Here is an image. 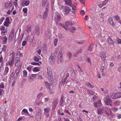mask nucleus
<instances>
[{"instance_id": "1", "label": "nucleus", "mask_w": 121, "mask_h": 121, "mask_svg": "<svg viewBox=\"0 0 121 121\" xmlns=\"http://www.w3.org/2000/svg\"><path fill=\"white\" fill-rule=\"evenodd\" d=\"M97 111L98 115L103 114V113L105 112L107 115H109V112L110 111L109 108L105 107H103L100 109H98L97 110Z\"/></svg>"}, {"instance_id": "2", "label": "nucleus", "mask_w": 121, "mask_h": 121, "mask_svg": "<svg viewBox=\"0 0 121 121\" xmlns=\"http://www.w3.org/2000/svg\"><path fill=\"white\" fill-rule=\"evenodd\" d=\"M63 12L65 15L69 14L71 12V9L70 8L67 6H61Z\"/></svg>"}, {"instance_id": "3", "label": "nucleus", "mask_w": 121, "mask_h": 121, "mask_svg": "<svg viewBox=\"0 0 121 121\" xmlns=\"http://www.w3.org/2000/svg\"><path fill=\"white\" fill-rule=\"evenodd\" d=\"M53 18L54 19V21L56 24L61 20V17L60 14L59 13L56 12L55 13Z\"/></svg>"}, {"instance_id": "4", "label": "nucleus", "mask_w": 121, "mask_h": 121, "mask_svg": "<svg viewBox=\"0 0 121 121\" xmlns=\"http://www.w3.org/2000/svg\"><path fill=\"white\" fill-rule=\"evenodd\" d=\"M54 54L52 53L51 56H50L49 59V61L52 64H54V62L55 61V59L54 56Z\"/></svg>"}, {"instance_id": "5", "label": "nucleus", "mask_w": 121, "mask_h": 121, "mask_svg": "<svg viewBox=\"0 0 121 121\" xmlns=\"http://www.w3.org/2000/svg\"><path fill=\"white\" fill-rule=\"evenodd\" d=\"M104 101L106 105H111V104L112 101L111 99L108 98H106L104 100Z\"/></svg>"}, {"instance_id": "6", "label": "nucleus", "mask_w": 121, "mask_h": 121, "mask_svg": "<svg viewBox=\"0 0 121 121\" xmlns=\"http://www.w3.org/2000/svg\"><path fill=\"white\" fill-rule=\"evenodd\" d=\"M15 59V65L16 66H18L20 63V59L18 57H16Z\"/></svg>"}, {"instance_id": "7", "label": "nucleus", "mask_w": 121, "mask_h": 121, "mask_svg": "<svg viewBox=\"0 0 121 121\" xmlns=\"http://www.w3.org/2000/svg\"><path fill=\"white\" fill-rule=\"evenodd\" d=\"M47 69L48 70V73L49 76L48 78H49L50 77V78H51L52 77L51 76L52 74V72L51 68L50 67H48L47 68Z\"/></svg>"}, {"instance_id": "8", "label": "nucleus", "mask_w": 121, "mask_h": 121, "mask_svg": "<svg viewBox=\"0 0 121 121\" xmlns=\"http://www.w3.org/2000/svg\"><path fill=\"white\" fill-rule=\"evenodd\" d=\"M100 55V57L102 59L103 61L105 60L106 58L105 53L104 52H102Z\"/></svg>"}, {"instance_id": "9", "label": "nucleus", "mask_w": 121, "mask_h": 121, "mask_svg": "<svg viewBox=\"0 0 121 121\" xmlns=\"http://www.w3.org/2000/svg\"><path fill=\"white\" fill-rule=\"evenodd\" d=\"M48 9L47 8H46L45 11L44 12L43 14V17L44 19L47 18L48 14Z\"/></svg>"}, {"instance_id": "10", "label": "nucleus", "mask_w": 121, "mask_h": 121, "mask_svg": "<svg viewBox=\"0 0 121 121\" xmlns=\"http://www.w3.org/2000/svg\"><path fill=\"white\" fill-rule=\"evenodd\" d=\"M45 38L46 39H48L50 38L51 36V32L49 31L48 33L47 32L44 35Z\"/></svg>"}, {"instance_id": "11", "label": "nucleus", "mask_w": 121, "mask_h": 121, "mask_svg": "<svg viewBox=\"0 0 121 121\" xmlns=\"http://www.w3.org/2000/svg\"><path fill=\"white\" fill-rule=\"evenodd\" d=\"M66 4H67L71 6H72V1L71 0H64Z\"/></svg>"}, {"instance_id": "12", "label": "nucleus", "mask_w": 121, "mask_h": 121, "mask_svg": "<svg viewBox=\"0 0 121 121\" xmlns=\"http://www.w3.org/2000/svg\"><path fill=\"white\" fill-rule=\"evenodd\" d=\"M47 88L49 90L51 89V86L52 85V84H51L49 83L48 82H44Z\"/></svg>"}, {"instance_id": "13", "label": "nucleus", "mask_w": 121, "mask_h": 121, "mask_svg": "<svg viewBox=\"0 0 121 121\" xmlns=\"http://www.w3.org/2000/svg\"><path fill=\"white\" fill-rule=\"evenodd\" d=\"M108 22L112 26H114L115 25L114 24L113 22L112 21V19L111 17H110L108 18Z\"/></svg>"}, {"instance_id": "14", "label": "nucleus", "mask_w": 121, "mask_h": 121, "mask_svg": "<svg viewBox=\"0 0 121 121\" xmlns=\"http://www.w3.org/2000/svg\"><path fill=\"white\" fill-rule=\"evenodd\" d=\"M41 112H39L37 113L36 118L37 119H39L40 120L41 118Z\"/></svg>"}, {"instance_id": "15", "label": "nucleus", "mask_w": 121, "mask_h": 121, "mask_svg": "<svg viewBox=\"0 0 121 121\" xmlns=\"http://www.w3.org/2000/svg\"><path fill=\"white\" fill-rule=\"evenodd\" d=\"M44 112L47 113H48L50 112H51V110L49 108H44Z\"/></svg>"}, {"instance_id": "16", "label": "nucleus", "mask_w": 121, "mask_h": 121, "mask_svg": "<svg viewBox=\"0 0 121 121\" xmlns=\"http://www.w3.org/2000/svg\"><path fill=\"white\" fill-rule=\"evenodd\" d=\"M36 74H32L29 78V79L32 80L36 77Z\"/></svg>"}, {"instance_id": "17", "label": "nucleus", "mask_w": 121, "mask_h": 121, "mask_svg": "<svg viewBox=\"0 0 121 121\" xmlns=\"http://www.w3.org/2000/svg\"><path fill=\"white\" fill-rule=\"evenodd\" d=\"M1 39H2L3 41V42H6V41L7 40V38L6 36L2 37L1 38Z\"/></svg>"}, {"instance_id": "18", "label": "nucleus", "mask_w": 121, "mask_h": 121, "mask_svg": "<svg viewBox=\"0 0 121 121\" xmlns=\"http://www.w3.org/2000/svg\"><path fill=\"white\" fill-rule=\"evenodd\" d=\"M39 28L38 26L36 27L35 29V31L36 32L38 33L37 34L38 35H39V33L40 31H39Z\"/></svg>"}, {"instance_id": "19", "label": "nucleus", "mask_w": 121, "mask_h": 121, "mask_svg": "<svg viewBox=\"0 0 121 121\" xmlns=\"http://www.w3.org/2000/svg\"><path fill=\"white\" fill-rule=\"evenodd\" d=\"M76 30V29L75 27L72 26L71 28L70 29V30L71 32L73 33L74 32V31Z\"/></svg>"}, {"instance_id": "20", "label": "nucleus", "mask_w": 121, "mask_h": 121, "mask_svg": "<svg viewBox=\"0 0 121 121\" xmlns=\"http://www.w3.org/2000/svg\"><path fill=\"white\" fill-rule=\"evenodd\" d=\"M111 97L113 99H116L118 98L116 93L112 94L111 96Z\"/></svg>"}, {"instance_id": "21", "label": "nucleus", "mask_w": 121, "mask_h": 121, "mask_svg": "<svg viewBox=\"0 0 121 121\" xmlns=\"http://www.w3.org/2000/svg\"><path fill=\"white\" fill-rule=\"evenodd\" d=\"M65 24L67 26L69 25H72V24L71 22L69 21L66 22L65 23Z\"/></svg>"}, {"instance_id": "22", "label": "nucleus", "mask_w": 121, "mask_h": 121, "mask_svg": "<svg viewBox=\"0 0 121 121\" xmlns=\"http://www.w3.org/2000/svg\"><path fill=\"white\" fill-rule=\"evenodd\" d=\"M34 35L33 34L30 35L29 38L31 42H33V40L34 39Z\"/></svg>"}, {"instance_id": "23", "label": "nucleus", "mask_w": 121, "mask_h": 121, "mask_svg": "<svg viewBox=\"0 0 121 121\" xmlns=\"http://www.w3.org/2000/svg\"><path fill=\"white\" fill-rule=\"evenodd\" d=\"M108 42L110 44H113V42L111 38H108Z\"/></svg>"}, {"instance_id": "24", "label": "nucleus", "mask_w": 121, "mask_h": 121, "mask_svg": "<svg viewBox=\"0 0 121 121\" xmlns=\"http://www.w3.org/2000/svg\"><path fill=\"white\" fill-rule=\"evenodd\" d=\"M9 69L8 67H5V70L4 71V73H5V74H7V73L8 72Z\"/></svg>"}, {"instance_id": "25", "label": "nucleus", "mask_w": 121, "mask_h": 121, "mask_svg": "<svg viewBox=\"0 0 121 121\" xmlns=\"http://www.w3.org/2000/svg\"><path fill=\"white\" fill-rule=\"evenodd\" d=\"M14 35V34L10 33V35L9 37V39H11L13 37Z\"/></svg>"}, {"instance_id": "26", "label": "nucleus", "mask_w": 121, "mask_h": 121, "mask_svg": "<svg viewBox=\"0 0 121 121\" xmlns=\"http://www.w3.org/2000/svg\"><path fill=\"white\" fill-rule=\"evenodd\" d=\"M20 69L18 68H17L16 70L15 73L18 75L20 71Z\"/></svg>"}, {"instance_id": "27", "label": "nucleus", "mask_w": 121, "mask_h": 121, "mask_svg": "<svg viewBox=\"0 0 121 121\" xmlns=\"http://www.w3.org/2000/svg\"><path fill=\"white\" fill-rule=\"evenodd\" d=\"M33 72H38L39 71V70L37 67H35L33 69Z\"/></svg>"}, {"instance_id": "28", "label": "nucleus", "mask_w": 121, "mask_h": 121, "mask_svg": "<svg viewBox=\"0 0 121 121\" xmlns=\"http://www.w3.org/2000/svg\"><path fill=\"white\" fill-rule=\"evenodd\" d=\"M72 55V53L71 52H68V53L67 54V55L69 59L71 58V56Z\"/></svg>"}, {"instance_id": "29", "label": "nucleus", "mask_w": 121, "mask_h": 121, "mask_svg": "<svg viewBox=\"0 0 121 121\" xmlns=\"http://www.w3.org/2000/svg\"><path fill=\"white\" fill-rule=\"evenodd\" d=\"M23 72L24 76L25 77H26L27 75V73L26 71L25 70H24Z\"/></svg>"}, {"instance_id": "30", "label": "nucleus", "mask_w": 121, "mask_h": 121, "mask_svg": "<svg viewBox=\"0 0 121 121\" xmlns=\"http://www.w3.org/2000/svg\"><path fill=\"white\" fill-rule=\"evenodd\" d=\"M43 95V94L42 93H40L37 95V98L38 99L39 98Z\"/></svg>"}, {"instance_id": "31", "label": "nucleus", "mask_w": 121, "mask_h": 121, "mask_svg": "<svg viewBox=\"0 0 121 121\" xmlns=\"http://www.w3.org/2000/svg\"><path fill=\"white\" fill-rule=\"evenodd\" d=\"M31 64L32 65H38V66H39L40 65L39 63L34 62H32L31 63Z\"/></svg>"}, {"instance_id": "32", "label": "nucleus", "mask_w": 121, "mask_h": 121, "mask_svg": "<svg viewBox=\"0 0 121 121\" xmlns=\"http://www.w3.org/2000/svg\"><path fill=\"white\" fill-rule=\"evenodd\" d=\"M34 60L36 62H38L39 60V59L36 56L34 57Z\"/></svg>"}, {"instance_id": "33", "label": "nucleus", "mask_w": 121, "mask_h": 121, "mask_svg": "<svg viewBox=\"0 0 121 121\" xmlns=\"http://www.w3.org/2000/svg\"><path fill=\"white\" fill-rule=\"evenodd\" d=\"M30 2L29 0H27L25 1L24 4L26 6L30 4Z\"/></svg>"}, {"instance_id": "34", "label": "nucleus", "mask_w": 121, "mask_h": 121, "mask_svg": "<svg viewBox=\"0 0 121 121\" xmlns=\"http://www.w3.org/2000/svg\"><path fill=\"white\" fill-rule=\"evenodd\" d=\"M9 22H8L5 21L4 25L6 26H7L9 25Z\"/></svg>"}, {"instance_id": "35", "label": "nucleus", "mask_w": 121, "mask_h": 121, "mask_svg": "<svg viewBox=\"0 0 121 121\" xmlns=\"http://www.w3.org/2000/svg\"><path fill=\"white\" fill-rule=\"evenodd\" d=\"M47 1V0H42V5L44 6Z\"/></svg>"}, {"instance_id": "36", "label": "nucleus", "mask_w": 121, "mask_h": 121, "mask_svg": "<svg viewBox=\"0 0 121 121\" xmlns=\"http://www.w3.org/2000/svg\"><path fill=\"white\" fill-rule=\"evenodd\" d=\"M9 64V65L10 66H13L14 64V62L11 61L9 63H8Z\"/></svg>"}, {"instance_id": "37", "label": "nucleus", "mask_w": 121, "mask_h": 121, "mask_svg": "<svg viewBox=\"0 0 121 121\" xmlns=\"http://www.w3.org/2000/svg\"><path fill=\"white\" fill-rule=\"evenodd\" d=\"M31 31V27L30 26H28L27 27L26 31L27 32H30Z\"/></svg>"}, {"instance_id": "38", "label": "nucleus", "mask_w": 121, "mask_h": 121, "mask_svg": "<svg viewBox=\"0 0 121 121\" xmlns=\"http://www.w3.org/2000/svg\"><path fill=\"white\" fill-rule=\"evenodd\" d=\"M93 48V47L91 46V45L90 44L89 45V47L88 50L90 51H91L92 50Z\"/></svg>"}, {"instance_id": "39", "label": "nucleus", "mask_w": 121, "mask_h": 121, "mask_svg": "<svg viewBox=\"0 0 121 121\" xmlns=\"http://www.w3.org/2000/svg\"><path fill=\"white\" fill-rule=\"evenodd\" d=\"M115 17L116 18V20L119 22V21H120V17H119L118 16H116Z\"/></svg>"}, {"instance_id": "40", "label": "nucleus", "mask_w": 121, "mask_h": 121, "mask_svg": "<svg viewBox=\"0 0 121 121\" xmlns=\"http://www.w3.org/2000/svg\"><path fill=\"white\" fill-rule=\"evenodd\" d=\"M18 75L17 74H16L14 73L13 76L14 79H16L17 78Z\"/></svg>"}, {"instance_id": "41", "label": "nucleus", "mask_w": 121, "mask_h": 121, "mask_svg": "<svg viewBox=\"0 0 121 121\" xmlns=\"http://www.w3.org/2000/svg\"><path fill=\"white\" fill-rule=\"evenodd\" d=\"M27 42L25 41H23L22 43V45L24 46H25Z\"/></svg>"}, {"instance_id": "42", "label": "nucleus", "mask_w": 121, "mask_h": 121, "mask_svg": "<svg viewBox=\"0 0 121 121\" xmlns=\"http://www.w3.org/2000/svg\"><path fill=\"white\" fill-rule=\"evenodd\" d=\"M89 94L92 95H94V92L93 90L89 91Z\"/></svg>"}, {"instance_id": "43", "label": "nucleus", "mask_w": 121, "mask_h": 121, "mask_svg": "<svg viewBox=\"0 0 121 121\" xmlns=\"http://www.w3.org/2000/svg\"><path fill=\"white\" fill-rule=\"evenodd\" d=\"M64 101V99H61L60 100V103H59V104L60 105H61L63 103V102Z\"/></svg>"}, {"instance_id": "44", "label": "nucleus", "mask_w": 121, "mask_h": 121, "mask_svg": "<svg viewBox=\"0 0 121 121\" xmlns=\"http://www.w3.org/2000/svg\"><path fill=\"white\" fill-rule=\"evenodd\" d=\"M58 41V39H56L54 41V44L55 46L56 45L57 42Z\"/></svg>"}, {"instance_id": "45", "label": "nucleus", "mask_w": 121, "mask_h": 121, "mask_svg": "<svg viewBox=\"0 0 121 121\" xmlns=\"http://www.w3.org/2000/svg\"><path fill=\"white\" fill-rule=\"evenodd\" d=\"M22 112H23L24 113H26L28 114V112L27 111V110L26 109H23L22 111Z\"/></svg>"}, {"instance_id": "46", "label": "nucleus", "mask_w": 121, "mask_h": 121, "mask_svg": "<svg viewBox=\"0 0 121 121\" xmlns=\"http://www.w3.org/2000/svg\"><path fill=\"white\" fill-rule=\"evenodd\" d=\"M116 95H117L118 98L121 97V92L116 93Z\"/></svg>"}, {"instance_id": "47", "label": "nucleus", "mask_w": 121, "mask_h": 121, "mask_svg": "<svg viewBox=\"0 0 121 121\" xmlns=\"http://www.w3.org/2000/svg\"><path fill=\"white\" fill-rule=\"evenodd\" d=\"M80 13L82 15H83L85 14V12L83 10H82L80 11Z\"/></svg>"}, {"instance_id": "48", "label": "nucleus", "mask_w": 121, "mask_h": 121, "mask_svg": "<svg viewBox=\"0 0 121 121\" xmlns=\"http://www.w3.org/2000/svg\"><path fill=\"white\" fill-rule=\"evenodd\" d=\"M108 0H105L102 3V4L103 5H105L108 2Z\"/></svg>"}, {"instance_id": "49", "label": "nucleus", "mask_w": 121, "mask_h": 121, "mask_svg": "<svg viewBox=\"0 0 121 121\" xmlns=\"http://www.w3.org/2000/svg\"><path fill=\"white\" fill-rule=\"evenodd\" d=\"M0 88H4V86L3 83H1L0 85Z\"/></svg>"}, {"instance_id": "50", "label": "nucleus", "mask_w": 121, "mask_h": 121, "mask_svg": "<svg viewBox=\"0 0 121 121\" xmlns=\"http://www.w3.org/2000/svg\"><path fill=\"white\" fill-rule=\"evenodd\" d=\"M100 103L98 104L97 103H94V105L96 108L99 106V105Z\"/></svg>"}, {"instance_id": "51", "label": "nucleus", "mask_w": 121, "mask_h": 121, "mask_svg": "<svg viewBox=\"0 0 121 121\" xmlns=\"http://www.w3.org/2000/svg\"><path fill=\"white\" fill-rule=\"evenodd\" d=\"M26 69L30 72L31 70V67L30 66H28L27 67Z\"/></svg>"}, {"instance_id": "52", "label": "nucleus", "mask_w": 121, "mask_h": 121, "mask_svg": "<svg viewBox=\"0 0 121 121\" xmlns=\"http://www.w3.org/2000/svg\"><path fill=\"white\" fill-rule=\"evenodd\" d=\"M23 10L24 13H26L27 12V10L26 8H24L23 9Z\"/></svg>"}, {"instance_id": "53", "label": "nucleus", "mask_w": 121, "mask_h": 121, "mask_svg": "<svg viewBox=\"0 0 121 121\" xmlns=\"http://www.w3.org/2000/svg\"><path fill=\"white\" fill-rule=\"evenodd\" d=\"M63 48H61V49H60V51H61V53H60V54H59V55L60 56V57L61 58H62L61 56H62V55H61V53H62V51H63Z\"/></svg>"}, {"instance_id": "54", "label": "nucleus", "mask_w": 121, "mask_h": 121, "mask_svg": "<svg viewBox=\"0 0 121 121\" xmlns=\"http://www.w3.org/2000/svg\"><path fill=\"white\" fill-rule=\"evenodd\" d=\"M114 103L117 105H119L120 104V101L117 100Z\"/></svg>"}, {"instance_id": "55", "label": "nucleus", "mask_w": 121, "mask_h": 121, "mask_svg": "<svg viewBox=\"0 0 121 121\" xmlns=\"http://www.w3.org/2000/svg\"><path fill=\"white\" fill-rule=\"evenodd\" d=\"M72 9L73 10H75L77 9V8L75 6H72Z\"/></svg>"}, {"instance_id": "56", "label": "nucleus", "mask_w": 121, "mask_h": 121, "mask_svg": "<svg viewBox=\"0 0 121 121\" xmlns=\"http://www.w3.org/2000/svg\"><path fill=\"white\" fill-rule=\"evenodd\" d=\"M101 71L103 72L104 69V66H102L101 68Z\"/></svg>"}, {"instance_id": "57", "label": "nucleus", "mask_w": 121, "mask_h": 121, "mask_svg": "<svg viewBox=\"0 0 121 121\" xmlns=\"http://www.w3.org/2000/svg\"><path fill=\"white\" fill-rule=\"evenodd\" d=\"M84 41H82L81 42H77V43L78 44H82L83 43H84Z\"/></svg>"}, {"instance_id": "58", "label": "nucleus", "mask_w": 121, "mask_h": 121, "mask_svg": "<svg viewBox=\"0 0 121 121\" xmlns=\"http://www.w3.org/2000/svg\"><path fill=\"white\" fill-rule=\"evenodd\" d=\"M7 32V30H3L1 31V34L3 35H4L2 34V33H5Z\"/></svg>"}, {"instance_id": "59", "label": "nucleus", "mask_w": 121, "mask_h": 121, "mask_svg": "<svg viewBox=\"0 0 121 121\" xmlns=\"http://www.w3.org/2000/svg\"><path fill=\"white\" fill-rule=\"evenodd\" d=\"M112 110L115 112L117 111L118 110V109L115 108H112Z\"/></svg>"}, {"instance_id": "60", "label": "nucleus", "mask_w": 121, "mask_h": 121, "mask_svg": "<svg viewBox=\"0 0 121 121\" xmlns=\"http://www.w3.org/2000/svg\"><path fill=\"white\" fill-rule=\"evenodd\" d=\"M82 51V49L81 48L79 49L77 51L78 53V54L79 53H81Z\"/></svg>"}, {"instance_id": "61", "label": "nucleus", "mask_w": 121, "mask_h": 121, "mask_svg": "<svg viewBox=\"0 0 121 121\" xmlns=\"http://www.w3.org/2000/svg\"><path fill=\"white\" fill-rule=\"evenodd\" d=\"M101 18H102V19L104 18L105 16H104V14L103 13H101Z\"/></svg>"}, {"instance_id": "62", "label": "nucleus", "mask_w": 121, "mask_h": 121, "mask_svg": "<svg viewBox=\"0 0 121 121\" xmlns=\"http://www.w3.org/2000/svg\"><path fill=\"white\" fill-rule=\"evenodd\" d=\"M83 4H85V0H79Z\"/></svg>"}, {"instance_id": "63", "label": "nucleus", "mask_w": 121, "mask_h": 121, "mask_svg": "<svg viewBox=\"0 0 121 121\" xmlns=\"http://www.w3.org/2000/svg\"><path fill=\"white\" fill-rule=\"evenodd\" d=\"M41 103V101H39L38 102H37L36 103V105L37 106H39V105Z\"/></svg>"}, {"instance_id": "64", "label": "nucleus", "mask_w": 121, "mask_h": 121, "mask_svg": "<svg viewBox=\"0 0 121 121\" xmlns=\"http://www.w3.org/2000/svg\"><path fill=\"white\" fill-rule=\"evenodd\" d=\"M58 102L57 100H55L54 101V104H55L54 105H56L58 104Z\"/></svg>"}]
</instances>
